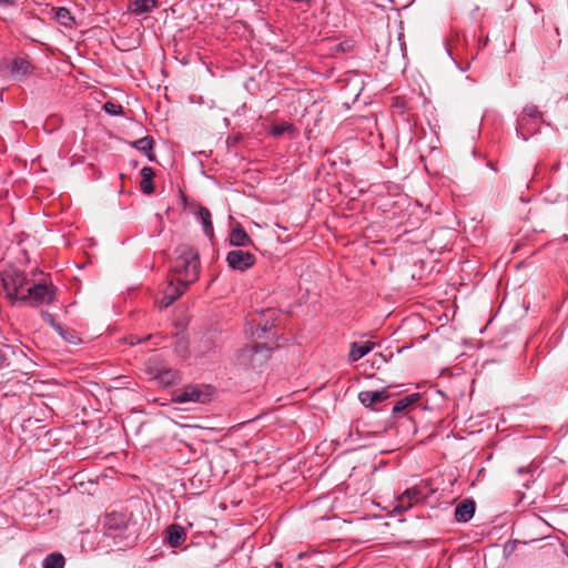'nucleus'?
I'll return each mask as SVG.
<instances>
[{"label":"nucleus","mask_w":568,"mask_h":568,"mask_svg":"<svg viewBox=\"0 0 568 568\" xmlns=\"http://www.w3.org/2000/svg\"><path fill=\"white\" fill-rule=\"evenodd\" d=\"M201 268L199 252L190 244H180L174 250L170 275L181 282L192 284L199 278Z\"/></svg>","instance_id":"obj_1"},{"label":"nucleus","mask_w":568,"mask_h":568,"mask_svg":"<svg viewBox=\"0 0 568 568\" xmlns=\"http://www.w3.org/2000/svg\"><path fill=\"white\" fill-rule=\"evenodd\" d=\"M29 278L18 270H6L0 273V292L11 303L22 302Z\"/></svg>","instance_id":"obj_2"},{"label":"nucleus","mask_w":568,"mask_h":568,"mask_svg":"<svg viewBox=\"0 0 568 568\" xmlns=\"http://www.w3.org/2000/svg\"><path fill=\"white\" fill-rule=\"evenodd\" d=\"M57 297V288L51 281L42 280L39 283L29 281L22 303L38 307L52 304Z\"/></svg>","instance_id":"obj_3"},{"label":"nucleus","mask_w":568,"mask_h":568,"mask_svg":"<svg viewBox=\"0 0 568 568\" xmlns=\"http://www.w3.org/2000/svg\"><path fill=\"white\" fill-rule=\"evenodd\" d=\"M214 388L206 384H189L173 393L172 402L184 404L189 402L206 404L211 402Z\"/></svg>","instance_id":"obj_4"},{"label":"nucleus","mask_w":568,"mask_h":568,"mask_svg":"<svg viewBox=\"0 0 568 568\" xmlns=\"http://www.w3.org/2000/svg\"><path fill=\"white\" fill-rule=\"evenodd\" d=\"M271 357V349L264 344L247 345L237 355L241 366L257 369L261 368Z\"/></svg>","instance_id":"obj_5"},{"label":"nucleus","mask_w":568,"mask_h":568,"mask_svg":"<svg viewBox=\"0 0 568 568\" xmlns=\"http://www.w3.org/2000/svg\"><path fill=\"white\" fill-rule=\"evenodd\" d=\"M190 284L181 283L170 275V278L161 290V297H156L155 304L160 308L169 307L174 301H176L186 292Z\"/></svg>","instance_id":"obj_6"},{"label":"nucleus","mask_w":568,"mask_h":568,"mask_svg":"<svg viewBox=\"0 0 568 568\" xmlns=\"http://www.w3.org/2000/svg\"><path fill=\"white\" fill-rule=\"evenodd\" d=\"M226 262L231 268L244 272L256 263V257L251 252L233 250L227 253Z\"/></svg>","instance_id":"obj_7"},{"label":"nucleus","mask_w":568,"mask_h":568,"mask_svg":"<svg viewBox=\"0 0 568 568\" xmlns=\"http://www.w3.org/2000/svg\"><path fill=\"white\" fill-rule=\"evenodd\" d=\"M390 397L388 387L381 390H362L358 394V400L362 405L371 409H377V405L382 404Z\"/></svg>","instance_id":"obj_8"},{"label":"nucleus","mask_w":568,"mask_h":568,"mask_svg":"<svg viewBox=\"0 0 568 568\" xmlns=\"http://www.w3.org/2000/svg\"><path fill=\"white\" fill-rule=\"evenodd\" d=\"M129 520L126 514L112 511L105 515L103 527L110 535H115L126 529Z\"/></svg>","instance_id":"obj_9"},{"label":"nucleus","mask_w":568,"mask_h":568,"mask_svg":"<svg viewBox=\"0 0 568 568\" xmlns=\"http://www.w3.org/2000/svg\"><path fill=\"white\" fill-rule=\"evenodd\" d=\"M423 498V490L419 487H410L407 488L400 496L397 498V504L395 509L398 511H405L416 505Z\"/></svg>","instance_id":"obj_10"},{"label":"nucleus","mask_w":568,"mask_h":568,"mask_svg":"<svg viewBox=\"0 0 568 568\" xmlns=\"http://www.w3.org/2000/svg\"><path fill=\"white\" fill-rule=\"evenodd\" d=\"M185 540H186V531L182 526H180L178 524H173V525H170L165 529V542L170 547L178 548Z\"/></svg>","instance_id":"obj_11"},{"label":"nucleus","mask_w":568,"mask_h":568,"mask_svg":"<svg viewBox=\"0 0 568 568\" xmlns=\"http://www.w3.org/2000/svg\"><path fill=\"white\" fill-rule=\"evenodd\" d=\"M475 509L476 505L473 499H464L455 508V519L458 523H467L473 518Z\"/></svg>","instance_id":"obj_12"},{"label":"nucleus","mask_w":568,"mask_h":568,"mask_svg":"<svg viewBox=\"0 0 568 568\" xmlns=\"http://www.w3.org/2000/svg\"><path fill=\"white\" fill-rule=\"evenodd\" d=\"M44 315L48 318L50 325L59 333V335L65 342H68L70 344H77L78 342L81 341L78 333L74 329L65 327V326L57 323L55 320L53 318V316L49 313H45Z\"/></svg>","instance_id":"obj_13"},{"label":"nucleus","mask_w":568,"mask_h":568,"mask_svg":"<svg viewBox=\"0 0 568 568\" xmlns=\"http://www.w3.org/2000/svg\"><path fill=\"white\" fill-rule=\"evenodd\" d=\"M375 347V343L366 341V342H353L351 344V349L348 353V361L354 363L363 358L366 354H368Z\"/></svg>","instance_id":"obj_14"},{"label":"nucleus","mask_w":568,"mask_h":568,"mask_svg":"<svg viewBox=\"0 0 568 568\" xmlns=\"http://www.w3.org/2000/svg\"><path fill=\"white\" fill-rule=\"evenodd\" d=\"M229 241L231 245L237 247H245L253 244L251 237L240 224L232 229Z\"/></svg>","instance_id":"obj_15"},{"label":"nucleus","mask_w":568,"mask_h":568,"mask_svg":"<svg viewBox=\"0 0 568 568\" xmlns=\"http://www.w3.org/2000/svg\"><path fill=\"white\" fill-rule=\"evenodd\" d=\"M420 400L419 393L409 394L400 399H398L393 406V414H405L407 413L414 405H416Z\"/></svg>","instance_id":"obj_16"},{"label":"nucleus","mask_w":568,"mask_h":568,"mask_svg":"<svg viewBox=\"0 0 568 568\" xmlns=\"http://www.w3.org/2000/svg\"><path fill=\"white\" fill-rule=\"evenodd\" d=\"M542 122L531 121V120H518L517 121V133L524 139L528 140L530 136L536 134Z\"/></svg>","instance_id":"obj_17"},{"label":"nucleus","mask_w":568,"mask_h":568,"mask_svg":"<svg viewBox=\"0 0 568 568\" xmlns=\"http://www.w3.org/2000/svg\"><path fill=\"white\" fill-rule=\"evenodd\" d=\"M141 181L140 189L144 194H152L154 192L153 180L155 172L151 166H144L140 171Z\"/></svg>","instance_id":"obj_18"},{"label":"nucleus","mask_w":568,"mask_h":568,"mask_svg":"<svg viewBox=\"0 0 568 568\" xmlns=\"http://www.w3.org/2000/svg\"><path fill=\"white\" fill-rule=\"evenodd\" d=\"M159 4L158 0H132L129 4V10L136 16L149 13Z\"/></svg>","instance_id":"obj_19"},{"label":"nucleus","mask_w":568,"mask_h":568,"mask_svg":"<svg viewBox=\"0 0 568 568\" xmlns=\"http://www.w3.org/2000/svg\"><path fill=\"white\" fill-rule=\"evenodd\" d=\"M196 217L202 223L205 235L209 237H213L214 229L211 212L205 206H199Z\"/></svg>","instance_id":"obj_20"},{"label":"nucleus","mask_w":568,"mask_h":568,"mask_svg":"<svg viewBox=\"0 0 568 568\" xmlns=\"http://www.w3.org/2000/svg\"><path fill=\"white\" fill-rule=\"evenodd\" d=\"M154 377L163 386H171L180 379L179 373L168 367L159 368Z\"/></svg>","instance_id":"obj_21"},{"label":"nucleus","mask_w":568,"mask_h":568,"mask_svg":"<svg viewBox=\"0 0 568 568\" xmlns=\"http://www.w3.org/2000/svg\"><path fill=\"white\" fill-rule=\"evenodd\" d=\"M132 146L136 150L143 152L150 161H153L155 159V155L153 154V148H154V140L152 136H143L132 143Z\"/></svg>","instance_id":"obj_22"},{"label":"nucleus","mask_w":568,"mask_h":568,"mask_svg":"<svg viewBox=\"0 0 568 568\" xmlns=\"http://www.w3.org/2000/svg\"><path fill=\"white\" fill-rule=\"evenodd\" d=\"M11 71H12V74H14V75L23 77V75H28V74L32 73L33 65L27 58L17 57V58H14V60L12 62Z\"/></svg>","instance_id":"obj_23"},{"label":"nucleus","mask_w":568,"mask_h":568,"mask_svg":"<svg viewBox=\"0 0 568 568\" xmlns=\"http://www.w3.org/2000/svg\"><path fill=\"white\" fill-rule=\"evenodd\" d=\"M268 133H270V135L275 136V138L280 136L284 133L294 135L297 133V129L294 126V124H292L290 122H282L280 124L272 125Z\"/></svg>","instance_id":"obj_24"},{"label":"nucleus","mask_w":568,"mask_h":568,"mask_svg":"<svg viewBox=\"0 0 568 568\" xmlns=\"http://www.w3.org/2000/svg\"><path fill=\"white\" fill-rule=\"evenodd\" d=\"M64 557L60 552H52L44 558L42 568H64Z\"/></svg>","instance_id":"obj_25"},{"label":"nucleus","mask_w":568,"mask_h":568,"mask_svg":"<svg viewBox=\"0 0 568 568\" xmlns=\"http://www.w3.org/2000/svg\"><path fill=\"white\" fill-rule=\"evenodd\" d=\"M518 120H531L542 122V114L536 105L529 104L523 109V112L519 115Z\"/></svg>","instance_id":"obj_26"},{"label":"nucleus","mask_w":568,"mask_h":568,"mask_svg":"<svg viewBox=\"0 0 568 568\" xmlns=\"http://www.w3.org/2000/svg\"><path fill=\"white\" fill-rule=\"evenodd\" d=\"M55 17L58 21L63 26H70L73 21V18L67 8H59L57 10Z\"/></svg>","instance_id":"obj_27"},{"label":"nucleus","mask_w":568,"mask_h":568,"mask_svg":"<svg viewBox=\"0 0 568 568\" xmlns=\"http://www.w3.org/2000/svg\"><path fill=\"white\" fill-rule=\"evenodd\" d=\"M103 110L111 115L123 114L122 105L111 101H108L103 104Z\"/></svg>","instance_id":"obj_28"},{"label":"nucleus","mask_w":568,"mask_h":568,"mask_svg":"<svg viewBox=\"0 0 568 568\" xmlns=\"http://www.w3.org/2000/svg\"><path fill=\"white\" fill-rule=\"evenodd\" d=\"M354 48V43L352 41H344L336 45L337 52H349Z\"/></svg>","instance_id":"obj_29"},{"label":"nucleus","mask_w":568,"mask_h":568,"mask_svg":"<svg viewBox=\"0 0 568 568\" xmlns=\"http://www.w3.org/2000/svg\"><path fill=\"white\" fill-rule=\"evenodd\" d=\"M17 0H0V6L3 7H11L14 6Z\"/></svg>","instance_id":"obj_30"},{"label":"nucleus","mask_w":568,"mask_h":568,"mask_svg":"<svg viewBox=\"0 0 568 568\" xmlns=\"http://www.w3.org/2000/svg\"><path fill=\"white\" fill-rule=\"evenodd\" d=\"M141 342H142V339L138 338L136 336H130L129 337L130 345H135V344H139Z\"/></svg>","instance_id":"obj_31"},{"label":"nucleus","mask_w":568,"mask_h":568,"mask_svg":"<svg viewBox=\"0 0 568 568\" xmlns=\"http://www.w3.org/2000/svg\"><path fill=\"white\" fill-rule=\"evenodd\" d=\"M6 356L0 352V368L4 366L6 364Z\"/></svg>","instance_id":"obj_32"},{"label":"nucleus","mask_w":568,"mask_h":568,"mask_svg":"<svg viewBox=\"0 0 568 568\" xmlns=\"http://www.w3.org/2000/svg\"><path fill=\"white\" fill-rule=\"evenodd\" d=\"M305 556H306V554H305V552H300V554L297 555V559H303Z\"/></svg>","instance_id":"obj_33"},{"label":"nucleus","mask_w":568,"mask_h":568,"mask_svg":"<svg viewBox=\"0 0 568 568\" xmlns=\"http://www.w3.org/2000/svg\"><path fill=\"white\" fill-rule=\"evenodd\" d=\"M275 567H276V568H283V565H282V562H276V564H275Z\"/></svg>","instance_id":"obj_34"},{"label":"nucleus","mask_w":568,"mask_h":568,"mask_svg":"<svg viewBox=\"0 0 568 568\" xmlns=\"http://www.w3.org/2000/svg\"><path fill=\"white\" fill-rule=\"evenodd\" d=\"M151 338H153V336H152V335H148V336L145 337V339H151Z\"/></svg>","instance_id":"obj_35"}]
</instances>
